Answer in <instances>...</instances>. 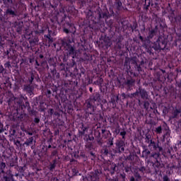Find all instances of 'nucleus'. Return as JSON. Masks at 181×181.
Segmentation results:
<instances>
[{
  "instance_id": "40",
  "label": "nucleus",
  "mask_w": 181,
  "mask_h": 181,
  "mask_svg": "<svg viewBox=\"0 0 181 181\" xmlns=\"http://www.w3.org/2000/svg\"><path fill=\"white\" fill-rule=\"evenodd\" d=\"M16 144H18V145H19L21 144V141H19V140H17Z\"/></svg>"
},
{
  "instance_id": "4",
  "label": "nucleus",
  "mask_w": 181,
  "mask_h": 181,
  "mask_svg": "<svg viewBox=\"0 0 181 181\" xmlns=\"http://www.w3.org/2000/svg\"><path fill=\"white\" fill-rule=\"evenodd\" d=\"M115 9H117L116 13H118V12H119V11L122 10V2L117 1L115 2Z\"/></svg>"
},
{
  "instance_id": "2",
  "label": "nucleus",
  "mask_w": 181,
  "mask_h": 181,
  "mask_svg": "<svg viewBox=\"0 0 181 181\" xmlns=\"http://www.w3.org/2000/svg\"><path fill=\"white\" fill-rule=\"evenodd\" d=\"M134 176L130 177V181H141L142 180V177L138 171H134Z\"/></svg>"
},
{
  "instance_id": "53",
  "label": "nucleus",
  "mask_w": 181,
  "mask_h": 181,
  "mask_svg": "<svg viewBox=\"0 0 181 181\" xmlns=\"http://www.w3.org/2000/svg\"><path fill=\"white\" fill-rule=\"evenodd\" d=\"M156 1H159V0H156Z\"/></svg>"
},
{
  "instance_id": "26",
  "label": "nucleus",
  "mask_w": 181,
  "mask_h": 181,
  "mask_svg": "<svg viewBox=\"0 0 181 181\" xmlns=\"http://www.w3.org/2000/svg\"><path fill=\"white\" fill-rule=\"evenodd\" d=\"M56 155H57V151H52V156H56Z\"/></svg>"
},
{
  "instance_id": "25",
  "label": "nucleus",
  "mask_w": 181,
  "mask_h": 181,
  "mask_svg": "<svg viewBox=\"0 0 181 181\" xmlns=\"http://www.w3.org/2000/svg\"><path fill=\"white\" fill-rule=\"evenodd\" d=\"M83 131H82V132H81V134H83V135H84V134H86V130L87 129V127H83Z\"/></svg>"
},
{
  "instance_id": "45",
  "label": "nucleus",
  "mask_w": 181,
  "mask_h": 181,
  "mask_svg": "<svg viewBox=\"0 0 181 181\" xmlns=\"http://www.w3.org/2000/svg\"><path fill=\"white\" fill-rule=\"evenodd\" d=\"M110 145H112H112H114V144H113L112 142H111V143H110Z\"/></svg>"
},
{
  "instance_id": "35",
  "label": "nucleus",
  "mask_w": 181,
  "mask_h": 181,
  "mask_svg": "<svg viewBox=\"0 0 181 181\" xmlns=\"http://www.w3.org/2000/svg\"><path fill=\"white\" fill-rule=\"evenodd\" d=\"M49 42H53V40L49 37V38L48 39Z\"/></svg>"
},
{
  "instance_id": "16",
  "label": "nucleus",
  "mask_w": 181,
  "mask_h": 181,
  "mask_svg": "<svg viewBox=\"0 0 181 181\" xmlns=\"http://www.w3.org/2000/svg\"><path fill=\"white\" fill-rule=\"evenodd\" d=\"M4 5H8V4H12V0H3Z\"/></svg>"
},
{
  "instance_id": "6",
  "label": "nucleus",
  "mask_w": 181,
  "mask_h": 181,
  "mask_svg": "<svg viewBox=\"0 0 181 181\" xmlns=\"http://www.w3.org/2000/svg\"><path fill=\"white\" fill-rule=\"evenodd\" d=\"M6 15H11V16H16V13L13 11L11 8H8L6 11Z\"/></svg>"
},
{
  "instance_id": "31",
  "label": "nucleus",
  "mask_w": 181,
  "mask_h": 181,
  "mask_svg": "<svg viewBox=\"0 0 181 181\" xmlns=\"http://www.w3.org/2000/svg\"><path fill=\"white\" fill-rule=\"evenodd\" d=\"M73 172H75V175H77V170L76 168L72 169Z\"/></svg>"
},
{
  "instance_id": "21",
  "label": "nucleus",
  "mask_w": 181,
  "mask_h": 181,
  "mask_svg": "<svg viewBox=\"0 0 181 181\" xmlns=\"http://www.w3.org/2000/svg\"><path fill=\"white\" fill-rule=\"evenodd\" d=\"M136 95H139V90H136L135 93H132V97H136Z\"/></svg>"
},
{
  "instance_id": "38",
  "label": "nucleus",
  "mask_w": 181,
  "mask_h": 181,
  "mask_svg": "<svg viewBox=\"0 0 181 181\" xmlns=\"http://www.w3.org/2000/svg\"><path fill=\"white\" fill-rule=\"evenodd\" d=\"M89 90L90 91V93H93V88H90Z\"/></svg>"
},
{
  "instance_id": "37",
  "label": "nucleus",
  "mask_w": 181,
  "mask_h": 181,
  "mask_svg": "<svg viewBox=\"0 0 181 181\" xmlns=\"http://www.w3.org/2000/svg\"><path fill=\"white\" fill-rule=\"evenodd\" d=\"M46 37H47V39H50V35H47Z\"/></svg>"
},
{
  "instance_id": "32",
  "label": "nucleus",
  "mask_w": 181,
  "mask_h": 181,
  "mask_svg": "<svg viewBox=\"0 0 181 181\" xmlns=\"http://www.w3.org/2000/svg\"><path fill=\"white\" fill-rule=\"evenodd\" d=\"M157 148H158V151L160 152V151H162V147H160L159 146H157Z\"/></svg>"
},
{
  "instance_id": "1",
  "label": "nucleus",
  "mask_w": 181,
  "mask_h": 181,
  "mask_svg": "<svg viewBox=\"0 0 181 181\" xmlns=\"http://www.w3.org/2000/svg\"><path fill=\"white\" fill-rule=\"evenodd\" d=\"M66 50H67L69 56H73V57H74V56H76V47L75 46H73L70 44H67L66 45Z\"/></svg>"
},
{
  "instance_id": "36",
  "label": "nucleus",
  "mask_w": 181,
  "mask_h": 181,
  "mask_svg": "<svg viewBox=\"0 0 181 181\" xmlns=\"http://www.w3.org/2000/svg\"><path fill=\"white\" fill-rule=\"evenodd\" d=\"M35 63H36V64H37V66H40V64H39V62H37V61H35Z\"/></svg>"
},
{
  "instance_id": "22",
  "label": "nucleus",
  "mask_w": 181,
  "mask_h": 181,
  "mask_svg": "<svg viewBox=\"0 0 181 181\" xmlns=\"http://www.w3.org/2000/svg\"><path fill=\"white\" fill-rule=\"evenodd\" d=\"M4 131V125L2 124V123L0 122V134H2Z\"/></svg>"
},
{
  "instance_id": "8",
  "label": "nucleus",
  "mask_w": 181,
  "mask_h": 181,
  "mask_svg": "<svg viewBox=\"0 0 181 181\" xmlns=\"http://www.w3.org/2000/svg\"><path fill=\"white\" fill-rule=\"evenodd\" d=\"M33 144V137H30L24 143V145H26L27 146H29V145H32Z\"/></svg>"
},
{
  "instance_id": "43",
  "label": "nucleus",
  "mask_w": 181,
  "mask_h": 181,
  "mask_svg": "<svg viewBox=\"0 0 181 181\" xmlns=\"http://www.w3.org/2000/svg\"><path fill=\"white\" fill-rule=\"evenodd\" d=\"M7 54H9V51H6Z\"/></svg>"
},
{
  "instance_id": "19",
  "label": "nucleus",
  "mask_w": 181,
  "mask_h": 181,
  "mask_svg": "<svg viewBox=\"0 0 181 181\" xmlns=\"http://www.w3.org/2000/svg\"><path fill=\"white\" fill-rule=\"evenodd\" d=\"M98 98H100V94L96 93L95 95V96L93 97V100H94V101H97L98 100Z\"/></svg>"
},
{
  "instance_id": "39",
  "label": "nucleus",
  "mask_w": 181,
  "mask_h": 181,
  "mask_svg": "<svg viewBox=\"0 0 181 181\" xmlns=\"http://www.w3.org/2000/svg\"><path fill=\"white\" fill-rule=\"evenodd\" d=\"M51 169H54V165H51Z\"/></svg>"
},
{
  "instance_id": "44",
  "label": "nucleus",
  "mask_w": 181,
  "mask_h": 181,
  "mask_svg": "<svg viewBox=\"0 0 181 181\" xmlns=\"http://www.w3.org/2000/svg\"><path fill=\"white\" fill-rule=\"evenodd\" d=\"M129 86V87H132V86H134V85H128Z\"/></svg>"
},
{
  "instance_id": "50",
  "label": "nucleus",
  "mask_w": 181,
  "mask_h": 181,
  "mask_svg": "<svg viewBox=\"0 0 181 181\" xmlns=\"http://www.w3.org/2000/svg\"><path fill=\"white\" fill-rule=\"evenodd\" d=\"M140 39H142V37H141V36L140 37Z\"/></svg>"
},
{
  "instance_id": "23",
  "label": "nucleus",
  "mask_w": 181,
  "mask_h": 181,
  "mask_svg": "<svg viewBox=\"0 0 181 181\" xmlns=\"http://www.w3.org/2000/svg\"><path fill=\"white\" fill-rule=\"evenodd\" d=\"M34 122H35V124H39V122H40V119L39 118L36 117L34 119Z\"/></svg>"
},
{
  "instance_id": "7",
  "label": "nucleus",
  "mask_w": 181,
  "mask_h": 181,
  "mask_svg": "<svg viewBox=\"0 0 181 181\" xmlns=\"http://www.w3.org/2000/svg\"><path fill=\"white\" fill-rule=\"evenodd\" d=\"M180 112L181 109H176L175 110H174V112H173V118H177Z\"/></svg>"
},
{
  "instance_id": "20",
  "label": "nucleus",
  "mask_w": 181,
  "mask_h": 181,
  "mask_svg": "<svg viewBox=\"0 0 181 181\" xmlns=\"http://www.w3.org/2000/svg\"><path fill=\"white\" fill-rule=\"evenodd\" d=\"M163 181H170V179H169V177H168V175H164L163 177Z\"/></svg>"
},
{
  "instance_id": "49",
  "label": "nucleus",
  "mask_w": 181,
  "mask_h": 181,
  "mask_svg": "<svg viewBox=\"0 0 181 181\" xmlns=\"http://www.w3.org/2000/svg\"><path fill=\"white\" fill-rule=\"evenodd\" d=\"M139 103H141V100H139Z\"/></svg>"
},
{
  "instance_id": "42",
  "label": "nucleus",
  "mask_w": 181,
  "mask_h": 181,
  "mask_svg": "<svg viewBox=\"0 0 181 181\" xmlns=\"http://www.w3.org/2000/svg\"><path fill=\"white\" fill-rule=\"evenodd\" d=\"M105 132V130L103 129L102 133L104 134Z\"/></svg>"
},
{
  "instance_id": "13",
  "label": "nucleus",
  "mask_w": 181,
  "mask_h": 181,
  "mask_svg": "<svg viewBox=\"0 0 181 181\" xmlns=\"http://www.w3.org/2000/svg\"><path fill=\"white\" fill-rule=\"evenodd\" d=\"M0 166H1V173H4V169L6 167V165L5 164V163H1Z\"/></svg>"
},
{
  "instance_id": "5",
  "label": "nucleus",
  "mask_w": 181,
  "mask_h": 181,
  "mask_svg": "<svg viewBox=\"0 0 181 181\" xmlns=\"http://www.w3.org/2000/svg\"><path fill=\"white\" fill-rule=\"evenodd\" d=\"M3 181H13V175L12 174H7V175H4Z\"/></svg>"
},
{
  "instance_id": "24",
  "label": "nucleus",
  "mask_w": 181,
  "mask_h": 181,
  "mask_svg": "<svg viewBox=\"0 0 181 181\" xmlns=\"http://www.w3.org/2000/svg\"><path fill=\"white\" fill-rule=\"evenodd\" d=\"M151 158H158V154L156 153H154L151 154Z\"/></svg>"
},
{
  "instance_id": "27",
  "label": "nucleus",
  "mask_w": 181,
  "mask_h": 181,
  "mask_svg": "<svg viewBox=\"0 0 181 181\" xmlns=\"http://www.w3.org/2000/svg\"><path fill=\"white\" fill-rule=\"evenodd\" d=\"M1 73H4V66H0V74H1Z\"/></svg>"
},
{
  "instance_id": "3",
  "label": "nucleus",
  "mask_w": 181,
  "mask_h": 181,
  "mask_svg": "<svg viewBox=\"0 0 181 181\" xmlns=\"http://www.w3.org/2000/svg\"><path fill=\"white\" fill-rule=\"evenodd\" d=\"M139 94L143 100H146L148 98V93L145 89L139 88Z\"/></svg>"
},
{
  "instance_id": "10",
  "label": "nucleus",
  "mask_w": 181,
  "mask_h": 181,
  "mask_svg": "<svg viewBox=\"0 0 181 181\" xmlns=\"http://www.w3.org/2000/svg\"><path fill=\"white\" fill-rule=\"evenodd\" d=\"M148 146H153V148H154V149H156L158 148V145H156L155 141H153L152 140H150V144L148 145Z\"/></svg>"
},
{
  "instance_id": "9",
  "label": "nucleus",
  "mask_w": 181,
  "mask_h": 181,
  "mask_svg": "<svg viewBox=\"0 0 181 181\" xmlns=\"http://www.w3.org/2000/svg\"><path fill=\"white\" fill-rule=\"evenodd\" d=\"M145 170H146V168L145 167L142 166V167H140V168L136 169L135 171L138 172V173L141 172V173H144L145 172Z\"/></svg>"
},
{
  "instance_id": "15",
  "label": "nucleus",
  "mask_w": 181,
  "mask_h": 181,
  "mask_svg": "<svg viewBox=\"0 0 181 181\" xmlns=\"http://www.w3.org/2000/svg\"><path fill=\"white\" fill-rule=\"evenodd\" d=\"M91 180L92 181H98V176H97V175L91 176Z\"/></svg>"
},
{
  "instance_id": "14",
  "label": "nucleus",
  "mask_w": 181,
  "mask_h": 181,
  "mask_svg": "<svg viewBox=\"0 0 181 181\" xmlns=\"http://www.w3.org/2000/svg\"><path fill=\"white\" fill-rule=\"evenodd\" d=\"M156 132L157 134H162V127L159 126L156 128Z\"/></svg>"
},
{
  "instance_id": "11",
  "label": "nucleus",
  "mask_w": 181,
  "mask_h": 181,
  "mask_svg": "<svg viewBox=\"0 0 181 181\" xmlns=\"http://www.w3.org/2000/svg\"><path fill=\"white\" fill-rule=\"evenodd\" d=\"M151 154V151L148 149H145L143 151V156H144L146 158H148V156Z\"/></svg>"
},
{
  "instance_id": "41",
  "label": "nucleus",
  "mask_w": 181,
  "mask_h": 181,
  "mask_svg": "<svg viewBox=\"0 0 181 181\" xmlns=\"http://www.w3.org/2000/svg\"><path fill=\"white\" fill-rule=\"evenodd\" d=\"M50 148H52V145L48 146V148L50 149Z\"/></svg>"
},
{
  "instance_id": "29",
  "label": "nucleus",
  "mask_w": 181,
  "mask_h": 181,
  "mask_svg": "<svg viewBox=\"0 0 181 181\" xmlns=\"http://www.w3.org/2000/svg\"><path fill=\"white\" fill-rule=\"evenodd\" d=\"M64 32L65 33H69V29H67V28H64Z\"/></svg>"
},
{
  "instance_id": "34",
  "label": "nucleus",
  "mask_w": 181,
  "mask_h": 181,
  "mask_svg": "<svg viewBox=\"0 0 181 181\" xmlns=\"http://www.w3.org/2000/svg\"><path fill=\"white\" fill-rule=\"evenodd\" d=\"M47 94H49V95L52 94V91L50 90H47Z\"/></svg>"
},
{
  "instance_id": "30",
  "label": "nucleus",
  "mask_w": 181,
  "mask_h": 181,
  "mask_svg": "<svg viewBox=\"0 0 181 181\" xmlns=\"http://www.w3.org/2000/svg\"><path fill=\"white\" fill-rule=\"evenodd\" d=\"M150 33H151V35H153V33H155V30H151V31H150Z\"/></svg>"
},
{
  "instance_id": "51",
  "label": "nucleus",
  "mask_w": 181,
  "mask_h": 181,
  "mask_svg": "<svg viewBox=\"0 0 181 181\" xmlns=\"http://www.w3.org/2000/svg\"><path fill=\"white\" fill-rule=\"evenodd\" d=\"M128 84H129V81H128Z\"/></svg>"
},
{
  "instance_id": "17",
  "label": "nucleus",
  "mask_w": 181,
  "mask_h": 181,
  "mask_svg": "<svg viewBox=\"0 0 181 181\" xmlns=\"http://www.w3.org/2000/svg\"><path fill=\"white\" fill-rule=\"evenodd\" d=\"M33 80H35V75L31 74V76L29 78V81H30V84H32V83H33Z\"/></svg>"
},
{
  "instance_id": "28",
  "label": "nucleus",
  "mask_w": 181,
  "mask_h": 181,
  "mask_svg": "<svg viewBox=\"0 0 181 181\" xmlns=\"http://www.w3.org/2000/svg\"><path fill=\"white\" fill-rule=\"evenodd\" d=\"M21 30H22V28H21V27L17 28V32L18 33H19V32H21Z\"/></svg>"
},
{
  "instance_id": "18",
  "label": "nucleus",
  "mask_w": 181,
  "mask_h": 181,
  "mask_svg": "<svg viewBox=\"0 0 181 181\" xmlns=\"http://www.w3.org/2000/svg\"><path fill=\"white\" fill-rule=\"evenodd\" d=\"M120 135H121V136H122V139H124L125 135H127V132H125V131L121 132Z\"/></svg>"
},
{
  "instance_id": "12",
  "label": "nucleus",
  "mask_w": 181,
  "mask_h": 181,
  "mask_svg": "<svg viewBox=\"0 0 181 181\" xmlns=\"http://www.w3.org/2000/svg\"><path fill=\"white\" fill-rule=\"evenodd\" d=\"M104 81V80L103 79V78H100L96 82L95 84H98V86H101V84H103V82Z\"/></svg>"
},
{
  "instance_id": "47",
  "label": "nucleus",
  "mask_w": 181,
  "mask_h": 181,
  "mask_svg": "<svg viewBox=\"0 0 181 181\" xmlns=\"http://www.w3.org/2000/svg\"><path fill=\"white\" fill-rule=\"evenodd\" d=\"M43 57V56H40V58L42 59Z\"/></svg>"
},
{
  "instance_id": "33",
  "label": "nucleus",
  "mask_w": 181,
  "mask_h": 181,
  "mask_svg": "<svg viewBox=\"0 0 181 181\" xmlns=\"http://www.w3.org/2000/svg\"><path fill=\"white\" fill-rule=\"evenodd\" d=\"M27 134H28V135H33V133L29 132H27Z\"/></svg>"
},
{
  "instance_id": "52",
  "label": "nucleus",
  "mask_w": 181,
  "mask_h": 181,
  "mask_svg": "<svg viewBox=\"0 0 181 181\" xmlns=\"http://www.w3.org/2000/svg\"><path fill=\"white\" fill-rule=\"evenodd\" d=\"M144 105H146V103H144Z\"/></svg>"
},
{
  "instance_id": "48",
  "label": "nucleus",
  "mask_w": 181,
  "mask_h": 181,
  "mask_svg": "<svg viewBox=\"0 0 181 181\" xmlns=\"http://www.w3.org/2000/svg\"><path fill=\"white\" fill-rule=\"evenodd\" d=\"M112 13H114V11H112Z\"/></svg>"
},
{
  "instance_id": "46",
  "label": "nucleus",
  "mask_w": 181,
  "mask_h": 181,
  "mask_svg": "<svg viewBox=\"0 0 181 181\" xmlns=\"http://www.w3.org/2000/svg\"><path fill=\"white\" fill-rule=\"evenodd\" d=\"M69 43H71V40H69Z\"/></svg>"
}]
</instances>
